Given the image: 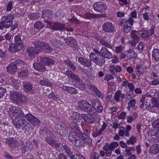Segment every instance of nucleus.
<instances>
[{
  "label": "nucleus",
  "mask_w": 159,
  "mask_h": 159,
  "mask_svg": "<svg viewBox=\"0 0 159 159\" xmlns=\"http://www.w3.org/2000/svg\"><path fill=\"white\" fill-rule=\"evenodd\" d=\"M41 61H43L44 64L46 65H53L55 64V61L52 59L48 57H39Z\"/></svg>",
  "instance_id": "obj_27"
},
{
  "label": "nucleus",
  "mask_w": 159,
  "mask_h": 159,
  "mask_svg": "<svg viewBox=\"0 0 159 159\" xmlns=\"http://www.w3.org/2000/svg\"><path fill=\"white\" fill-rule=\"evenodd\" d=\"M71 159H86V158L81 155L75 154L70 156V158Z\"/></svg>",
  "instance_id": "obj_58"
},
{
  "label": "nucleus",
  "mask_w": 159,
  "mask_h": 159,
  "mask_svg": "<svg viewBox=\"0 0 159 159\" xmlns=\"http://www.w3.org/2000/svg\"><path fill=\"white\" fill-rule=\"evenodd\" d=\"M93 108L94 109V114L93 115H95V114L96 112L98 113L101 112H102L103 109V107L100 102H99L98 105H97L95 107Z\"/></svg>",
  "instance_id": "obj_37"
},
{
  "label": "nucleus",
  "mask_w": 159,
  "mask_h": 159,
  "mask_svg": "<svg viewBox=\"0 0 159 159\" xmlns=\"http://www.w3.org/2000/svg\"><path fill=\"white\" fill-rule=\"evenodd\" d=\"M45 140L47 143L51 146L53 145L54 141H56L51 136L46 137L45 138Z\"/></svg>",
  "instance_id": "obj_42"
},
{
  "label": "nucleus",
  "mask_w": 159,
  "mask_h": 159,
  "mask_svg": "<svg viewBox=\"0 0 159 159\" xmlns=\"http://www.w3.org/2000/svg\"><path fill=\"white\" fill-rule=\"evenodd\" d=\"M6 143H7L11 147L15 148L17 146L18 142L14 138H11L7 139Z\"/></svg>",
  "instance_id": "obj_29"
},
{
  "label": "nucleus",
  "mask_w": 159,
  "mask_h": 159,
  "mask_svg": "<svg viewBox=\"0 0 159 159\" xmlns=\"http://www.w3.org/2000/svg\"><path fill=\"white\" fill-rule=\"evenodd\" d=\"M152 57L153 60L156 62H159V49H154L152 52Z\"/></svg>",
  "instance_id": "obj_26"
},
{
  "label": "nucleus",
  "mask_w": 159,
  "mask_h": 159,
  "mask_svg": "<svg viewBox=\"0 0 159 159\" xmlns=\"http://www.w3.org/2000/svg\"><path fill=\"white\" fill-rule=\"evenodd\" d=\"M26 52L28 55L30 57H34L39 53L40 51L39 49L34 47H30L28 48Z\"/></svg>",
  "instance_id": "obj_19"
},
{
  "label": "nucleus",
  "mask_w": 159,
  "mask_h": 159,
  "mask_svg": "<svg viewBox=\"0 0 159 159\" xmlns=\"http://www.w3.org/2000/svg\"><path fill=\"white\" fill-rule=\"evenodd\" d=\"M111 126H112V128L113 129H114L115 131H116L118 128L121 127L120 123H119L118 121H117L116 122H113V124L111 125Z\"/></svg>",
  "instance_id": "obj_54"
},
{
  "label": "nucleus",
  "mask_w": 159,
  "mask_h": 159,
  "mask_svg": "<svg viewBox=\"0 0 159 159\" xmlns=\"http://www.w3.org/2000/svg\"><path fill=\"white\" fill-rule=\"evenodd\" d=\"M78 61L81 65L86 67H89L91 65V62L90 60L83 57H79Z\"/></svg>",
  "instance_id": "obj_17"
},
{
  "label": "nucleus",
  "mask_w": 159,
  "mask_h": 159,
  "mask_svg": "<svg viewBox=\"0 0 159 159\" xmlns=\"http://www.w3.org/2000/svg\"><path fill=\"white\" fill-rule=\"evenodd\" d=\"M13 2L10 1L7 3L6 6V11H11L13 8Z\"/></svg>",
  "instance_id": "obj_49"
},
{
  "label": "nucleus",
  "mask_w": 159,
  "mask_h": 159,
  "mask_svg": "<svg viewBox=\"0 0 159 159\" xmlns=\"http://www.w3.org/2000/svg\"><path fill=\"white\" fill-rule=\"evenodd\" d=\"M56 129L58 132L60 133V134L63 136H65L68 134L67 129L66 128L62 125H57L56 127Z\"/></svg>",
  "instance_id": "obj_20"
},
{
  "label": "nucleus",
  "mask_w": 159,
  "mask_h": 159,
  "mask_svg": "<svg viewBox=\"0 0 159 159\" xmlns=\"http://www.w3.org/2000/svg\"><path fill=\"white\" fill-rule=\"evenodd\" d=\"M51 43L54 47H58L60 46V41L56 39H52Z\"/></svg>",
  "instance_id": "obj_61"
},
{
  "label": "nucleus",
  "mask_w": 159,
  "mask_h": 159,
  "mask_svg": "<svg viewBox=\"0 0 159 159\" xmlns=\"http://www.w3.org/2000/svg\"><path fill=\"white\" fill-rule=\"evenodd\" d=\"M29 74V72L27 69L22 70L18 73V76L20 77H25L28 76Z\"/></svg>",
  "instance_id": "obj_36"
},
{
  "label": "nucleus",
  "mask_w": 159,
  "mask_h": 159,
  "mask_svg": "<svg viewBox=\"0 0 159 159\" xmlns=\"http://www.w3.org/2000/svg\"><path fill=\"white\" fill-rule=\"evenodd\" d=\"M24 47V46L21 45L20 43H12L10 45L9 49L11 52H16L20 50L22 48Z\"/></svg>",
  "instance_id": "obj_16"
},
{
  "label": "nucleus",
  "mask_w": 159,
  "mask_h": 159,
  "mask_svg": "<svg viewBox=\"0 0 159 159\" xmlns=\"http://www.w3.org/2000/svg\"><path fill=\"white\" fill-rule=\"evenodd\" d=\"M6 92V89L2 87H0V98L3 96Z\"/></svg>",
  "instance_id": "obj_63"
},
{
  "label": "nucleus",
  "mask_w": 159,
  "mask_h": 159,
  "mask_svg": "<svg viewBox=\"0 0 159 159\" xmlns=\"http://www.w3.org/2000/svg\"><path fill=\"white\" fill-rule=\"evenodd\" d=\"M136 32L134 30H132L130 34L131 37L133 39L136 41H139V39L138 36L135 34Z\"/></svg>",
  "instance_id": "obj_57"
},
{
  "label": "nucleus",
  "mask_w": 159,
  "mask_h": 159,
  "mask_svg": "<svg viewBox=\"0 0 159 159\" xmlns=\"http://www.w3.org/2000/svg\"><path fill=\"white\" fill-rule=\"evenodd\" d=\"M134 22V19L131 17H130L128 19L125 20L124 24L125 25H128L132 26L133 25Z\"/></svg>",
  "instance_id": "obj_45"
},
{
  "label": "nucleus",
  "mask_w": 159,
  "mask_h": 159,
  "mask_svg": "<svg viewBox=\"0 0 159 159\" xmlns=\"http://www.w3.org/2000/svg\"><path fill=\"white\" fill-rule=\"evenodd\" d=\"M13 63L9 64L7 67V71L11 74H14L17 71V69Z\"/></svg>",
  "instance_id": "obj_24"
},
{
  "label": "nucleus",
  "mask_w": 159,
  "mask_h": 159,
  "mask_svg": "<svg viewBox=\"0 0 159 159\" xmlns=\"http://www.w3.org/2000/svg\"><path fill=\"white\" fill-rule=\"evenodd\" d=\"M121 94V92L118 90L116 92L114 96V99L116 101H118L119 100L120 98V97Z\"/></svg>",
  "instance_id": "obj_51"
},
{
  "label": "nucleus",
  "mask_w": 159,
  "mask_h": 159,
  "mask_svg": "<svg viewBox=\"0 0 159 159\" xmlns=\"http://www.w3.org/2000/svg\"><path fill=\"white\" fill-rule=\"evenodd\" d=\"M10 84L16 89H18L20 85V83L18 80H16L13 77H11L9 79Z\"/></svg>",
  "instance_id": "obj_25"
},
{
  "label": "nucleus",
  "mask_w": 159,
  "mask_h": 159,
  "mask_svg": "<svg viewBox=\"0 0 159 159\" xmlns=\"http://www.w3.org/2000/svg\"><path fill=\"white\" fill-rule=\"evenodd\" d=\"M42 17L45 20L49 19H51L53 15L52 12V11L46 9H44L42 11Z\"/></svg>",
  "instance_id": "obj_18"
},
{
  "label": "nucleus",
  "mask_w": 159,
  "mask_h": 159,
  "mask_svg": "<svg viewBox=\"0 0 159 159\" xmlns=\"http://www.w3.org/2000/svg\"><path fill=\"white\" fill-rule=\"evenodd\" d=\"M100 102V101L97 99H93L91 100L90 102L91 107H95L97 105H98V104Z\"/></svg>",
  "instance_id": "obj_48"
},
{
  "label": "nucleus",
  "mask_w": 159,
  "mask_h": 159,
  "mask_svg": "<svg viewBox=\"0 0 159 159\" xmlns=\"http://www.w3.org/2000/svg\"><path fill=\"white\" fill-rule=\"evenodd\" d=\"M78 137L80 140L79 142H76V146L78 148L84 146L85 143L91 146L93 145L92 140L86 134L79 131L78 133Z\"/></svg>",
  "instance_id": "obj_2"
},
{
  "label": "nucleus",
  "mask_w": 159,
  "mask_h": 159,
  "mask_svg": "<svg viewBox=\"0 0 159 159\" xmlns=\"http://www.w3.org/2000/svg\"><path fill=\"white\" fill-rule=\"evenodd\" d=\"M34 26V27L38 30H42L45 27L44 24L40 21H36Z\"/></svg>",
  "instance_id": "obj_33"
},
{
  "label": "nucleus",
  "mask_w": 159,
  "mask_h": 159,
  "mask_svg": "<svg viewBox=\"0 0 159 159\" xmlns=\"http://www.w3.org/2000/svg\"><path fill=\"white\" fill-rule=\"evenodd\" d=\"M64 63L67 66L69 67L72 70H76V67L72 63L70 60L67 59L64 61Z\"/></svg>",
  "instance_id": "obj_34"
},
{
  "label": "nucleus",
  "mask_w": 159,
  "mask_h": 159,
  "mask_svg": "<svg viewBox=\"0 0 159 159\" xmlns=\"http://www.w3.org/2000/svg\"><path fill=\"white\" fill-rule=\"evenodd\" d=\"M119 145L118 143L115 142H113L111 143L110 146V149L113 150L115 148L117 147Z\"/></svg>",
  "instance_id": "obj_53"
},
{
  "label": "nucleus",
  "mask_w": 159,
  "mask_h": 159,
  "mask_svg": "<svg viewBox=\"0 0 159 159\" xmlns=\"http://www.w3.org/2000/svg\"><path fill=\"white\" fill-rule=\"evenodd\" d=\"M14 18L13 14L11 13L2 17V20L3 21L4 27L6 28H9L11 27L13 25L12 20Z\"/></svg>",
  "instance_id": "obj_7"
},
{
  "label": "nucleus",
  "mask_w": 159,
  "mask_h": 159,
  "mask_svg": "<svg viewBox=\"0 0 159 159\" xmlns=\"http://www.w3.org/2000/svg\"><path fill=\"white\" fill-rule=\"evenodd\" d=\"M159 151V145L154 144L151 146L149 149V152L152 154H157Z\"/></svg>",
  "instance_id": "obj_30"
},
{
  "label": "nucleus",
  "mask_w": 159,
  "mask_h": 159,
  "mask_svg": "<svg viewBox=\"0 0 159 159\" xmlns=\"http://www.w3.org/2000/svg\"><path fill=\"white\" fill-rule=\"evenodd\" d=\"M33 66L35 70L41 72H43L46 69L43 62L41 60L39 62H35L33 63Z\"/></svg>",
  "instance_id": "obj_13"
},
{
  "label": "nucleus",
  "mask_w": 159,
  "mask_h": 159,
  "mask_svg": "<svg viewBox=\"0 0 159 159\" xmlns=\"http://www.w3.org/2000/svg\"><path fill=\"white\" fill-rule=\"evenodd\" d=\"M119 129L120 130L119 131V135L120 137H123L125 135V128L124 126H121Z\"/></svg>",
  "instance_id": "obj_59"
},
{
  "label": "nucleus",
  "mask_w": 159,
  "mask_h": 159,
  "mask_svg": "<svg viewBox=\"0 0 159 159\" xmlns=\"http://www.w3.org/2000/svg\"><path fill=\"white\" fill-rule=\"evenodd\" d=\"M74 128H72L75 131L76 130V131L75 132L74 131L71 133L69 135L68 139L70 142L72 143L75 142V145H76V142H79V141L77 140V138L78 137V133L80 131L79 129H78V126L76 124H74Z\"/></svg>",
  "instance_id": "obj_8"
},
{
  "label": "nucleus",
  "mask_w": 159,
  "mask_h": 159,
  "mask_svg": "<svg viewBox=\"0 0 159 159\" xmlns=\"http://www.w3.org/2000/svg\"><path fill=\"white\" fill-rule=\"evenodd\" d=\"M41 130L42 132H44L46 134H49L50 135H51V134H52V132L46 127L43 126L42 127Z\"/></svg>",
  "instance_id": "obj_55"
},
{
  "label": "nucleus",
  "mask_w": 159,
  "mask_h": 159,
  "mask_svg": "<svg viewBox=\"0 0 159 159\" xmlns=\"http://www.w3.org/2000/svg\"><path fill=\"white\" fill-rule=\"evenodd\" d=\"M128 53L130 54L129 56L131 58L136 57L137 56V54L135 52L133 51L131 49L129 48L127 51Z\"/></svg>",
  "instance_id": "obj_47"
},
{
  "label": "nucleus",
  "mask_w": 159,
  "mask_h": 159,
  "mask_svg": "<svg viewBox=\"0 0 159 159\" xmlns=\"http://www.w3.org/2000/svg\"><path fill=\"white\" fill-rule=\"evenodd\" d=\"M13 63L15 65L17 69H20L22 68L25 64L24 61L20 59L16 60Z\"/></svg>",
  "instance_id": "obj_32"
},
{
  "label": "nucleus",
  "mask_w": 159,
  "mask_h": 159,
  "mask_svg": "<svg viewBox=\"0 0 159 159\" xmlns=\"http://www.w3.org/2000/svg\"><path fill=\"white\" fill-rule=\"evenodd\" d=\"M19 120H13L12 122L13 125L17 129L25 128L28 124H31L33 126H36L41 123L40 120L31 113H28L19 117Z\"/></svg>",
  "instance_id": "obj_1"
},
{
  "label": "nucleus",
  "mask_w": 159,
  "mask_h": 159,
  "mask_svg": "<svg viewBox=\"0 0 159 159\" xmlns=\"http://www.w3.org/2000/svg\"><path fill=\"white\" fill-rule=\"evenodd\" d=\"M41 49L46 50H47V52H52V49L48 44L43 43Z\"/></svg>",
  "instance_id": "obj_39"
},
{
  "label": "nucleus",
  "mask_w": 159,
  "mask_h": 159,
  "mask_svg": "<svg viewBox=\"0 0 159 159\" xmlns=\"http://www.w3.org/2000/svg\"><path fill=\"white\" fill-rule=\"evenodd\" d=\"M136 70L140 74H142L144 72L143 67L139 65H137Z\"/></svg>",
  "instance_id": "obj_50"
},
{
  "label": "nucleus",
  "mask_w": 159,
  "mask_h": 159,
  "mask_svg": "<svg viewBox=\"0 0 159 159\" xmlns=\"http://www.w3.org/2000/svg\"><path fill=\"white\" fill-rule=\"evenodd\" d=\"M103 30L106 33H112L116 31V29L113 26L111 23L107 22L102 25Z\"/></svg>",
  "instance_id": "obj_11"
},
{
  "label": "nucleus",
  "mask_w": 159,
  "mask_h": 159,
  "mask_svg": "<svg viewBox=\"0 0 159 159\" xmlns=\"http://www.w3.org/2000/svg\"><path fill=\"white\" fill-rule=\"evenodd\" d=\"M40 84L43 86H47L52 87L51 83L46 79L41 80L40 81Z\"/></svg>",
  "instance_id": "obj_38"
},
{
  "label": "nucleus",
  "mask_w": 159,
  "mask_h": 159,
  "mask_svg": "<svg viewBox=\"0 0 159 159\" xmlns=\"http://www.w3.org/2000/svg\"><path fill=\"white\" fill-rule=\"evenodd\" d=\"M90 113L83 114L81 115V117L87 123H90L93 122L95 120V118Z\"/></svg>",
  "instance_id": "obj_14"
},
{
  "label": "nucleus",
  "mask_w": 159,
  "mask_h": 159,
  "mask_svg": "<svg viewBox=\"0 0 159 159\" xmlns=\"http://www.w3.org/2000/svg\"><path fill=\"white\" fill-rule=\"evenodd\" d=\"M62 88L63 90L67 91L68 93L70 94H75L77 93V90L75 88L63 85L62 86Z\"/></svg>",
  "instance_id": "obj_28"
},
{
  "label": "nucleus",
  "mask_w": 159,
  "mask_h": 159,
  "mask_svg": "<svg viewBox=\"0 0 159 159\" xmlns=\"http://www.w3.org/2000/svg\"><path fill=\"white\" fill-rule=\"evenodd\" d=\"M65 74L69 78L72 79L74 81L76 82L77 83L75 85V87L83 89L84 88V85L80 83V78L75 73L70 70H67L65 72Z\"/></svg>",
  "instance_id": "obj_4"
},
{
  "label": "nucleus",
  "mask_w": 159,
  "mask_h": 159,
  "mask_svg": "<svg viewBox=\"0 0 159 159\" xmlns=\"http://www.w3.org/2000/svg\"><path fill=\"white\" fill-rule=\"evenodd\" d=\"M96 52L91 53L89 56L91 60L93 61L95 64L100 66L104 64L105 62V57L99 54V51L97 50H94Z\"/></svg>",
  "instance_id": "obj_3"
},
{
  "label": "nucleus",
  "mask_w": 159,
  "mask_h": 159,
  "mask_svg": "<svg viewBox=\"0 0 159 159\" xmlns=\"http://www.w3.org/2000/svg\"><path fill=\"white\" fill-rule=\"evenodd\" d=\"M14 99L18 104L21 103L25 100V97L22 94L19 92H14L13 94Z\"/></svg>",
  "instance_id": "obj_12"
},
{
  "label": "nucleus",
  "mask_w": 159,
  "mask_h": 159,
  "mask_svg": "<svg viewBox=\"0 0 159 159\" xmlns=\"http://www.w3.org/2000/svg\"><path fill=\"white\" fill-rule=\"evenodd\" d=\"M99 54L104 56L107 59H111L112 57L111 53L105 47H102L99 51Z\"/></svg>",
  "instance_id": "obj_15"
},
{
  "label": "nucleus",
  "mask_w": 159,
  "mask_h": 159,
  "mask_svg": "<svg viewBox=\"0 0 159 159\" xmlns=\"http://www.w3.org/2000/svg\"><path fill=\"white\" fill-rule=\"evenodd\" d=\"M137 117V113L135 112L130 116H127V122L128 123H131L133 120L135 119Z\"/></svg>",
  "instance_id": "obj_40"
},
{
  "label": "nucleus",
  "mask_w": 159,
  "mask_h": 159,
  "mask_svg": "<svg viewBox=\"0 0 159 159\" xmlns=\"http://www.w3.org/2000/svg\"><path fill=\"white\" fill-rule=\"evenodd\" d=\"M131 129V126L129 125H127L126 126V129H125V135L126 137H129L130 134L129 133V131Z\"/></svg>",
  "instance_id": "obj_60"
},
{
  "label": "nucleus",
  "mask_w": 159,
  "mask_h": 159,
  "mask_svg": "<svg viewBox=\"0 0 159 159\" xmlns=\"http://www.w3.org/2000/svg\"><path fill=\"white\" fill-rule=\"evenodd\" d=\"M71 118L73 120L77 121L80 118V114L76 112H73L71 116Z\"/></svg>",
  "instance_id": "obj_44"
},
{
  "label": "nucleus",
  "mask_w": 159,
  "mask_h": 159,
  "mask_svg": "<svg viewBox=\"0 0 159 159\" xmlns=\"http://www.w3.org/2000/svg\"><path fill=\"white\" fill-rule=\"evenodd\" d=\"M99 41L102 45L107 48H108L112 49V46L109 43L107 42L104 40L102 39H99Z\"/></svg>",
  "instance_id": "obj_41"
},
{
  "label": "nucleus",
  "mask_w": 159,
  "mask_h": 159,
  "mask_svg": "<svg viewBox=\"0 0 159 159\" xmlns=\"http://www.w3.org/2000/svg\"><path fill=\"white\" fill-rule=\"evenodd\" d=\"M79 108L84 111L89 112L92 114H94V109L89 102L84 100H81L78 103Z\"/></svg>",
  "instance_id": "obj_5"
},
{
  "label": "nucleus",
  "mask_w": 159,
  "mask_h": 159,
  "mask_svg": "<svg viewBox=\"0 0 159 159\" xmlns=\"http://www.w3.org/2000/svg\"><path fill=\"white\" fill-rule=\"evenodd\" d=\"M66 43L68 45L75 48L77 45L76 41L72 37H67L66 39Z\"/></svg>",
  "instance_id": "obj_23"
},
{
  "label": "nucleus",
  "mask_w": 159,
  "mask_h": 159,
  "mask_svg": "<svg viewBox=\"0 0 159 159\" xmlns=\"http://www.w3.org/2000/svg\"><path fill=\"white\" fill-rule=\"evenodd\" d=\"M94 10L100 13L104 12L107 8L106 3L98 1L95 3L93 6Z\"/></svg>",
  "instance_id": "obj_9"
},
{
  "label": "nucleus",
  "mask_w": 159,
  "mask_h": 159,
  "mask_svg": "<svg viewBox=\"0 0 159 159\" xmlns=\"http://www.w3.org/2000/svg\"><path fill=\"white\" fill-rule=\"evenodd\" d=\"M33 43L36 48H39L41 49V47L42 46V45H43V42L41 41L37 40L34 41Z\"/></svg>",
  "instance_id": "obj_52"
},
{
  "label": "nucleus",
  "mask_w": 159,
  "mask_h": 159,
  "mask_svg": "<svg viewBox=\"0 0 159 159\" xmlns=\"http://www.w3.org/2000/svg\"><path fill=\"white\" fill-rule=\"evenodd\" d=\"M23 85L25 91L28 93H31L33 92L32 84L29 82H23Z\"/></svg>",
  "instance_id": "obj_22"
},
{
  "label": "nucleus",
  "mask_w": 159,
  "mask_h": 159,
  "mask_svg": "<svg viewBox=\"0 0 159 159\" xmlns=\"http://www.w3.org/2000/svg\"><path fill=\"white\" fill-rule=\"evenodd\" d=\"M159 106V102L157 100H152L150 101L149 104H146L145 105V108L146 109L150 108L152 109L153 108H157Z\"/></svg>",
  "instance_id": "obj_21"
},
{
  "label": "nucleus",
  "mask_w": 159,
  "mask_h": 159,
  "mask_svg": "<svg viewBox=\"0 0 159 159\" xmlns=\"http://www.w3.org/2000/svg\"><path fill=\"white\" fill-rule=\"evenodd\" d=\"M62 145L63 147V149L67 154L68 156H69L70 158V156H72L71 155L72 153V152L71 151V150L70 147L66 144H64V145H63L62 144Z\"/></svg>",
  "instance_id": "obj_35"
},
{
  "label": "nucleus",
  "mask_w": 159,
  "mask_h": 159,
  "mask_svg": "<svg viewBox=\"0 0 159 159\" xmlns=\"http://www.w3.org/2000/svg\"><path fill=\"white\" fill-rule=\"evenodd\" d=\"M8 114L10 116L12 117L14 116L17 114V115L16 116V118L13 119H16V120H19L20 118L19 117L22 116L24 114L23 111L21 108L15 106L12 107L9 109Z\"/></svg>",
  "instance_id": "obj_6"
},
{
  "label": "nucleus",
  "mask_w": 159,
  "mask_h": 159,
  "mask_svg": "<svg viewBox=\"0 0 159 159\" xmlns=\"http://www.w3.org/2000/svg\"><path fill=\"white\" fill-rule=\"evenodd\" d=\"M87 86L89 89L93 91L94 92L96 91V90L98 89L97 87L93 85L88 84Z\"/></svg>",
  "instance_id": "obj_64"
},
{
  "label": "nucleus",
  "mask_w": 159,
  "mask_h": 159,
  "mask_svg": "<svg viewBox=\"0 0 159 159\" xmlns=\"http://www.w3.org/2000/svg\"><path fill=\"white\" fill-rule=\"evenodd\" d=\"M139 33L145 40H148L150 38V36L147 30L142 29L139 31Z\"/></svg>",
  "instance_id": "obj_31"
},
{
  "label": "nucleus",
  "mask_w": 159,
  "mask_h": 159,
  "mask_svg": "<svg viewBox=\"0 0 159 159\" xmlns=\"http://www.w3.org/2000/svg\"><path fill=\"white\" fill-rule=\"evenodd\" d=\"M27 38V34L26 33H21L20 35L18 34L15 36L14 41L16 43L21 44V45L24 46V44Z\"/></svg>",
  "instance_id": "obj_10"
},
{
  "label": "nucleus",
  "mask_w": 159,
  "mask_h": 159,
  "mask_svg": "<svg viewBox=\"0 0 159 159\" xmlns=\"http://www.w3.org/2000/svg\"><path fill=\"white\" fill-rule=\"evenodd\" d=\"M96 17V15L90 13L88 12L86 13L84 15V18L86 19H91L92 18H94Z\"/></svg>",
  "instance_id": "obj_43"
},
{
  "label": "nucleus",
  "mask_w": 159,
  "mask_h": 159,
  "mask_svg": "<svg viewBox=\"0 0 159 159\" xmlns=\"http://www.w3.org/2000/svg\"><path fill=\"white\" fill-rule=\"evenodd\" d=\"M131 29L132 26L128 25H125L124 24L123 30L125 33L126 34L129 33L131 30Z\"/></svg>",
  "instance_id": "obj_46"
},
{
  "label": "nucleus",
  "mask_w": 159,
  "mask_h": 159,
  "mask_svg": "<svg viewBox=\"0 0 159 159\" xmlns=\"http://www.w3.org/2000/svg\"><path fill=\"white\" fill-rule=\"evenodd\" d=\"M136 104V100L134 99H132L129 101L128 103L129 107L134 108Z\"/></svg>",
  "instance_id": "obj_56"
},
{
  "label": "nucleus",
  "mask_w": 159,
  "mask_h": 159,
  "mask_svg": "<svg viewBox=\"0 0 159 159\" xmlns=\"http://www.w3.org/2000/svg\"><path fill=\"white\" fill-rule=\"evenodd\" d=\"M152 125L153 127L156 128H159V118L152 123Z\"/></svg>",
  "instance_id": "obj_62"
}]
</instances>
